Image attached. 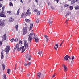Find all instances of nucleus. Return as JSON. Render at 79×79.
I'll return each instance as SVG.
<instances>
[{"label": "nucleus", "mask_w": 79, "mask_h": 79, "mask_svg": "<svg viewBox=\"0 0 79 79\" xmlns=\"http://www.w3.org/2000/svg\"><path fill=\"white\" fill-rule=\"evenodd\" d=\"M55 74H54L53 75V76H52L53 78V77H55Z\"/></svg>", "instance_id": "obj_52"}, {"label": "nucleus", "mask_w": 79, "mask_h": 79, "mask_svg": "<svg viewBox=\"0 0 79 79\" xmlns=\"http://www.w3.org/2000/svg\"><path fill=\"white\" fill-rule=\"evenodd\" d=\"M19 14V10L18 9L17 13V15H18Z\"/></svg>", "instance_id": "obj_30"}, {"label": "nucleus", "mask_w": 79, "mask_h": 79, "mask_svg": "<svg viewBox=\"0 0 79 79\" xmlns=\"http://www.w3.org/2000/svg\"><path fill=\"white\" fill-rule=\"evenodd\" d=\"M2 39L6 40V36H4V37L2 38Z\"/></svg>", "instance_id": "obj_32"}, {"label": "nucleus", "mask_w": 79, "mask_h": 79, "mask_svg": "<svg viewBox=\"0 0 79 79\" xmlns=\"http://www.w3.org/2000/svg\"><path fill=\"white\" fill-rule=\"evenodd\" d=\"M3 55V52H1V55Z\"/></svg>", "instance_id": "obj_62"}, {"label": "nucleus", "mask_w": 79, "mask_h": 79, "mask_svg": "<svg viewBox=\"0 0 79 79\" xmlns=\"http://www.w3.org/2000/svg\"><path fill=\"white\" fill-rule=\"evenodd\" d=\"M25 21H26V22H28V23H30V22H31V21L29 19H25Z\"/></svg>", "instance_id": "obj_22"}, {"label": "nucleus", "mask_w": 79, "mask_h": 79, "mask_svg": "<svg viewBox=\"0 0 79 79\" xmlns=\"http://www.w3.org/2000/svg\"><path fill=\"white\" fill-rule=\"evenodd\" d=\"M62 67H63V68H64V71H65V72H66V71H67V70L68 69L67 67H66V66L65 65H64V64H62Z\"/></svg>", "instance_id": "obj_10"}, {"label": "nucleus", "mask_w": 79, "mask_h": 79, "mask_svg": "<svg viewBox=\"0 0 79 79\" xmlns=\"http://www.w3.org/2000/svg\"><path fill=\"white\" fill-rule=\"evenodd\" d=\"M30 10L31 9H29L28 10H27L26 13H29V11H30Z\"/></svg>", "instance_id": "obj_36"}, {"label": "nucleus", "mask_w": 79, "mask_h": 79, "mask_svg": "<svg viewBox=\"0 0 79 79\" xmlns=\"http://www.w3.org/2000/svg\"><path fill=\"white\" fill-rule=\"evenodd\" d=\"M69 15H71V13L69 12V13L65 15V16H69Z\"/></svg>", "instance_id": "obj_28"}, {"label": "nucleus", "mask_w": 79, "mask_h": 79, "mask_svg": "<svg viewBox=\"0 0 79 79\" xmlns=\"http://www.w3.org/2000/svg\"><path fill=\"white\" fill-rule=\"evenodd\" d=\"M2 67L3 70H5V64H2Z\"/></svg>", "instance_id": "obj_29"}, {"label": "nucleus", "mask_w": 79, "mask_h": 79, "mask_svg": "<svg viewBox=\"0 0 79 79\" xmlns=\"http://www.w3.org/2000/svg\"><path fill=\"white\" fill-rule=\"evenodd\" d=\"M4 36V37H6V34H5Z\"/></svg>", "instance_id": "obj_54"}, {"label": "nucleus", "mask_w": 79, "mask_h": 79, "mask_svg": "<svg viewBox=\"0 0 79 79\" xmlns=\"http://www.w3.org/2000/svg\"><path fill=\"white\" fill-rule=\"evenodd\" d=\"M51 8L52 9V10H55V8H53V7L52 6H51Z\"/></svg>", "instance_id": "obj_38"}, {"label": "nucleus", "mask_w": 79, "mask_h": 79, "mask_svg": "<svg viewBox=\"0 0 79 79\" xmlns=\"http://www.w3.org/2000/svg\"><path fill=\"white\" fill-rule=\"evenodd\" d=\"M5 10V7L3 6L2 8V11L0 13V16L1 17H3L4 18H5L6 17V16H5V13L4 12H3V11H4Z\"/></svg>", "instance_id": "obj_1"}, {"label": "nucleus", "mask_w": 79, "mask_h": 79, "mask_svg": "<svg viewBox=\"0 0 79 79\" xmlns=\"http://www.w3.org/2000/svg\"><path fill=\"white\" fill-rule=\"evenodd\" d=\"M22 51L21 52V53H23L24 52V51L26 50V48H24V46H23L22 47H20V48H19L18 49H17V50H21Z\"/></svg>", "instance_id": "obj_7"}, {"label": "nucleus", "mask_w": 79, "mask_h": 79, "mask_svg": "<svg viewBox=\"0 0 79 79\" xmlns=\"http://www.w3.org/2000/svg\"><path fill=\"white\" fill-rule=\"evenodd\" d=\"M27 28L26 27H24L23 29V32L22 35H25L27 33Z\"/></svg>", "instance_id": "obj_6"}, {"label": "nucleus", "mask_w": 79, "mask_h": 79, "mask_svg": "<svg viewBox=\"0 0 79 79\" xmlns=\"http://www.w3.org/2000/svg\"><path fill=\"white\" fill-rule=\"evenodd\" d=\"M54 48L55 50H57V48H56V47L55 46H54Z\"/></svg>", "instance_id": "obj_48"}, {"label": "nucleus", "mask_w": 79, "mask_h": 79, "mask_svg": "<svg viewBox=\"0 0 79 79\" xmlns=\"http://www.w3.org/2000/svg\"><path fill=\"white\" fill-rule=\"evenodd\" d=\"M4 57V56L3 55H1V59H3V58Z\"/></svg>", "instance_id": "obj_37"}, {"label": "nucleus", "mask_w": 79, "mask_h": 79, "mask_svg": "<svg viewBox=\"0 0 79 79\" xmlns=\"http://www.w3.org/2000/svg\"><path fill=\"white\" fill-rule=\"evenodd\" d=\"M42 51H39L38 54L40 55V56H42Z\"/></svg>", "instance_id": "obj_16"}, {"label": "nucleus", "mask_w": 79, "mask_h": 79, "mask_svg": "<svg viewBox=\"0 0 79 79\" xmlns=\"http://www.w3.org/2000/svg\"><path fill=\"white\" fill-rule=\"evenodd\" d=\"M14 39L12 38L10 40V41L12 42H13L14 41Z\"/></svg>", "instance_id": "obj_40"}, {"label": "nucleus", "mask_w": 79, "mask_h": 79, "mask_svg": "<svg viewBox=\"0 0 79 79\" xmlns=\"http://www.w3.org/2000/svg\"><path fill=\"white\" fill-rule=\"evenodd\" d=\"M70 58H71V59L72 60H73L74 59V56H71Z\"/></svg>", "instance_id": "obj_21"}, {"label": "nucleus", "mask_w": 79, "mask_h": 79, "mask_svg": "<svg viewBox=\"0 0 79 79\" xmlns=\"http://www.w3.org/2000/svg\"><path fill=\"white\" fill-rule=\"evenodd\" d=\"M51 20H49V21H48V23H49V24H50V27H51V24H52V21H51Z\"/></svg>", "instance_id": "obj_18"}, {"label": "nucleus", "mask_w": 79, "mask_h": 79, "mask_svg": "<svg viewBox=\"0 0 79 79\" xmlns=\"http://www.w3.org/2000/svg\"><path fill=\"white\" fill-rule=\"evenodd\" d=\"M14 69H15V70H16V66H15V68H14Z\"/></svg>", "instance_id": "obj_60"}, {"label": "nucleus", "mask_w": 79, "mask_h": 79, "mask_svg": "<svg viewBox=\"0 0 79 79\" xmlns=\"http://www.w3.org/2000/svg\"><path fill=\"white\" fill-rule=\"evenodd\" d=\"M2 41H0V45H2Z\"/></svg>", "instance_id": "obj_50"}, {"label": "nucleus", "mask_w": 79, "mask_h": 79, "mask_svg": "<svg viewBox=\"0 0 79 79\" xmlns=\"http://www.w3.org/2000/svg\"><path fill=\"white\" fill-rule=\"evenodd\" d=\"M19 44L20 45H21V44H22V41H19Z\"/></svg>", "instance_id": "obj_47"}, {"label": "nucleus", "mask_w": 79, "mask_h": 79, "mask_svg": "<svg viewBox=\"0 0 79 79\" xmlns=\"http://www.w3.org/2000/svg\"><path fill=\"white\" fill-rule=\"evenodd\" d=\"M24 16V14L22 13V15H21V17H23Z\"/></svg>", "instance_id": "obj_49"}, {"label": "nucleus", "mask_w": 79, "mask_h": 79, "mask_svg": "<svg viewBox=\"0 0 79 79\" xmlns=\"http://www.w3.org/2000/svg\"><path fill=\"white\" fill-rule=\"evenodd\" d=\"M36 2H37L38 1L37 0H35Z\"/></svg>", "instance_id": "obj_64"}, {"label": "nucleus", "mask_w": 79, "mask_h": 79, "mask_svg": "<svg viewBox=\"0 0 79 79\" xmlns=\"http://www.w3.org/2000/svg\"><path fill=\"white\" fill-rule=\"evenodd\" d=\"M14 41L15 42H17L18 41V39L16 38L14 40Z\"/></svg>", "instance_id": "obj_42"}, {"label": "nucleus", "mask_w": 79, "mask_h": 79, "mask_svg": "<svg viewBox=\"0 0 79 79\" xmlns=\"http://www.w3.org/2000/svg\"><path fill=\"white\" fill-rule=\"evenodd\" d=\"M34 12H38V10H37V9H34Z\"/></svg>", "instance_id": "obj_35"}, {"label": "nucleus", "mask_w": 79, "mask_h": 79, "mask_svg": "<svg viewBox=\"0 0 79 79\" xmlns=\"http://www.w3.org/2000/svg\"><path fill=\"white\" fill-rule=\"evenodd\" d=\"M2 4H0V7H2Z\"/></svg>", "instance_id": "obj_53"}, {"label": "nucleus", "mask_w": 79, "mask_h": 79, "mask_svg": "<svg viewBox=\"0 0 79 79\" xmlns=\"http://www.w3.org/2000/svg\"><path fill=\"white\" fill-rule=\"evenodd\" d=\"M20 2L21 3H23L24 2L23 1V0H20Z\"/></svg>", "instance_id": "obj_51"}, {"label": "nucleus", "mask_w": 79, "mask_h": 79, "mask_svg": "<svg viewBox=\"0 0 79 79\" xmlns=\"http://www.w3.org/2000/svg\"><path fill=\"white\" fill-rule=\"evenodd\" d=\"M36 38H37V37L35 36L34 35V38H33V39H36Z\"/></svg>", "instance_id": "obj_44"}, {"label": "nucleus", "mask_w": 79, "mask_h": 79, "mask_svg": "<svg viewBox=\"0 0 79 79\" xmlns=\"http://www.w3.org/2000/svg\"><path fill=\"white\" fill-rule=\"evenodd\" d=\"M3 0H0V2L2 1L3 2Z\"/></svg>", "instance_id": "obj_61"}, {"label": "nucleus", "mask_w": 79, "mask_h": 79, "mask_svg": "<svg viewBox=\"0 0 79 79\" xmlns=\"http://www.w3.org/2000/svg\"><path fill=\"white\" fill-rule=\"evenodd\" d=\"M55 35L56 36H58V33H56L55 34Z\"/></svg>", "instance_id": "obj_39"}, {"label": "nucleus", "mask_w": 79, "mask_h": 79, "mask_svg": "<svg viewBox=\"0 0 79 79\" xmlns=\"http://www.w3.org/2000/svg\"><path fill=\"white\" fill-rule=\"evenodd\" d=\"M28 76H30V74H27Z\"/></svg>", "instance_id": "obj_58"}, {"label": "nucleus", "mask_w": 79, "mask_h": 79, "mask_svg": "<svg viewBox=\"0 0 79 79\" xmlns=\"http://www.w3.org/2000/svg\"><path fill=\"white\" fill-rule=\"evenodd\" d=\"M78 0H69V1L72 2L71 4L74 5L75 3L76 2H77Z\"/></svg>", "instance_id": "obj_11"}, {"label": "nucleus", "mask_w": 79, "mask_h": 79, "mask_svg": "<svg viewBox=\"0 0 79 79\" xmlns=\"http://www.w3.org/2000/svg\"><path fill=\"white\" fill-rule=\"evenodd\" d=\"M44 74L43 73H41L39 72L38 73L37 76L39 78H40L41 77H44Z\"/></svg>", "instance_id": "obj_5"}, {"label": "nucleus", "mask_w": 79, "mask_h": 79, "mask_svg": "<svg viewBox=\"0 0 79 79\" xmlns=\"http://www.w3.org/2000/svg\"><path fill=\"white\" fill-rule=\"evenodd\" d=\"M19 48V45L18 44H17L16 46L15 47L14 50L13 52H15L16 50H18V48Z\"/></svg>", "instance_id": "obj_12"}, {"label": "nucleus", "mask_w": 79, "mask_h": 79, "mask_svg": "<svg viewBox=\"0 0 79 79\" xmlns=\"http://www.w3.org/2000/svg\"><path fill=\"white\" fill-rule=\"evenodd\" d=\"M24 46L26 48H27L29 47L28 45V43L27 42V41L25 40L24 41Z\"/></svg>", "instance_id": "obj_8"}, {"label": "nucleus", "mask_w": 79, "mask_h": 79, "mask_svg": "<svg viewBox=\"0 0 79 79\" xmlns=\"http://www.w3.org/2000/svg\"><path fill=\"white\" fill-rule=\"evenodd\" d=\"M11 71V70L8 69H7V73L8 74H10V72Z\"/></svg>", "instance_id": "obj_26"}, {"label": "nucleus", "mask_w": 79, "mask_h": 79, "mask_svg": "<svg viewBox=\"0 0 79 79\" xmlns=\"http://www.w3.org/2000/svg\"><path fill=\"white\" fill-rule=\"evenodd\" d=\"M32 27H33V24H32V23H31L30 25V29H32Z\"/></svg>", "instance_id": "obj_15"}, {"label": "nucleus", "mask_w": 79, "mask_h": 79, "mask_svg": "<svg viewBox=\"0 0 79 79\" xmlns=\"http://www.w3.org/2000/svg\"><path fill=\"white\" fill-rule=\"evenodd\" d=\"M68 58L71 60V57L68 56V55H66L64 57V59L66 61H68Z\"/></svg>", "instance_id": "obj_9"}, {"label": "nucleus", "mask_w": 79, "mask_h": 79, "mask_svg": "<svg viewBox=\"0 0 79 79\" xmlns=\"http://www.w3.org/2000/svg\"><path fill=\"white\" fill-rule=\"evenodd\" d=\"M63 44L62 43H61V44H60V46H61L62 45V44Z\"/></svg>", "instance_id": "obj_55"}, {"label": "nucleus", "mask_w": 79, "mask_h": 79, "mask_svg": "<svg viewBox=\"0 0 79 79\" xmlns=\"http://www.w3.org/2000/svg\"><path fill=\"white\" fill-rule=\"evenodd\" d=\"M9 6H13V3H12L11 2H10L9 3Z\"/></svg>", "instance_id": "obj_31"}, {"label": "nucleus", "mask_w": 79, "mask_h": 79, "mask_svg": "<svg viewBox=\"0 0 79 79\" xmlns=\"http://www.w3.org/2000/svg\"><path fill=\"white\" fill-rule=\"evenodd\" d=\"M69 6V5H68V4H66L65 5V7H66V6Z\"/></svg>", "instance_id": "obj_46"}, {"label": "nucleus", "mask_w": 79, "mask_h": 79, "mask_svg": "<svg viewBox=\"0 0 79 79\" xmlns=\"http://www.w3.org/2000/svg\"><path fill=\"white\" fill-rule=\"evenodd\" d=\"M35 39L36 42H39V38H38L37 37Z\"/></svg>", "instance_id": "obj_24"}, {"label": "nucleus", "mask_w": 79, "mask_h": 79, "mask_svg": "<svg viewBox=\"0 0 79 79\" xmlns=\"http://www.w3.org/2000/svg\"><path fill=\"white\" fill-rule=\"evenodd\" d=\"M10 46H7L5 48V49L4 50V51L6 52V53H8L9 51L10 50Z\"/></svg>", "instance_id": "obj_4"}, {"label": "nucleus", "mask_w": 79, "mask_h": 79, "mask_svg": "<svg viewBox=\"0 0 79 79\" xmlns=\"http://www.w3.org/2000/svg\"><path fill=\"white\" fill-rule=\"evenodd\" d=\"M26 60H27V61H30L31 60V56L30 55L28 54L26 55Z\"/></svg>", "instance_id": "obj_3"}, {"label": "nucleus", "mask_w": 79, "mask_h": 79, "mask_svg": "<svg viewBox=\"0 0 79 79\" xmlns=\"http://www.w3.org/2000/svg\"><path fill=\"white\" fill-rule=\"evenodd\" d=\"M23 71V69H22V70L20 71L21 73V72H22Z\"/></svg>", "instance_id": "obj_57"}, {"label": "nucleus", "mask_w": 79, "mask_h": 79, "mask_svg": "<svg viewBox=\"0 0 79 79\" xmlns=\"http://www.w3.org/2000/svg\"><path fill=\"white\" fill-rule=\"evenodd\" d=\"M31 12H28V13H26V14H25V16H27V15H31Z\"/></svg>", "instance_id": "obj_19"}, {"label": "nucleus", "mask_w": 79, "mask_h": 79, "mask_svg": "<svg viewBox=\"0 0 79 79\" xmlns=\"http://www.w3.org/2000/svg\"><path fill=\"white\" fill-rule=\"evenodd\" d=\"M34 36V33H30V35H28V42H31L32 40V37Z\"/></svg>", "instance_id": "obj_2"}, {"label": "nucleus", "mask_w": 79, "mask_h": 79, "mask_svg": "<svg viewBox=\"0 0 79 79\" xmlns=\"http://www.w3.org/2000/svg\"><path fill=\"white\" fill-rule=\"evenodd\" d=\"M13 21H14V19H13V17H10L9 19V21L10 22H13Z\"/></svg>", "instance_id": "obj_13"}, {"label": "nucleus", "mask_w": 79, "mask_h": 79, "mask_svg": "<svg viewBox=\"0 0 79 79\" xmlns=\"http://www.w3.org/2000/svg\"><path fill=\"white\" fill-rule=\"evenodd\" d=\"M75 8L76 10H78L79 9V6H77L75 7Z\"/></svg>", "instance_id": "obj_20"}, {"label": "nucleus", "mask_w": 79, "mask_h": 79, "mask_svg": "<svg viewBox=\"0 0 79 79\" xmlns=\"http://www.w3.org/2000/svg\"><path fill=\"white\" fill-rule=\"evenodd\" d=\"M12 1L15 2V1H16V0H12Z\"/></svg>", "instance_id": "obj_59"}, {"label": "nucleus", "mask_w": 79, "mask_h": 79, "mask_svg": "<svg viewBox=\"0 0 79 79\" xmlns=\"http://www.w3.org/2000/svg\"><path fill=\"white\" fill-rule=\"evenodd\" d=\"M3 78L4 79H6V75L5 74H4L3 76Z\"/></svg>", "instance_id": "obj_25"}, {"label": "nucleus", "mask_w": 79, "mask_h": 79, "mask_svg": "<svg viewBox=\"0 0 79 79\" xmlns=\"http://www.w3.org/2000/svg\"><path fill=\"white\" fill-rule=\"evenodd\" d=\"M55 46H56V48H58V45L57 44H55Z\"/></svg>", "instance_id": "obj_43"}, {"label": "nucleus", "mask_w": 79, "mask_h": 79, "mask_svg": "<svg viewBox=\"0 0 79 79\" xmlns=\"http://www.w3.org/2000/svg\"><path fill=\"white\" fill-rule=\"evenodd\" d=\"M40 11H39L37 12V15H40Z\"/></svg>", "instance_id": "obj_45"}, {"label": "nucleus", "mask_w": 79, "mask_h": 79, "mask_svg": "<svg viewBox=\"0 0 79 79\" xmlns=\"http://www.w3.org/2000/svg\"><path fill=\"white\" fill-rule=\"evenodd\" d=\"M7 13H9L10 15H11V11H8L7 12Z\"/></svg>", "instance_id": "obj_41"}, {"label": "nucleus", "mask_w": 79, "mask_h": 79, "mask_svg": "<svg viewBox=\"0 0 79 79\" xmlns=\"http://www.w3.org/2000/svg\"><path fill=\"white\" fill-rule=\"evenodd\" d=\"M36 22L37 23H39V19H38L36 20Z\"/></svg>", "instance_id": "obj_34"}, {"label": "nucleus", "mask_w": 79, "mask_h": 79, "mask_svg": "<svg viewBox=\"0 0 79 79\" xmlns=\"http://www.w3.org/2000/svg\"><path fill=\"white\" fill-rule=\"evenodd\" d=\"M59 1V0H56V2H57V3H58Z\"/></svg>", "instance_id": "obj_56"}, {"label": "nucleus", "mask_w": 79, "mask_h": 79, "mask_svg": "<svg viewBox=\"0 0 79 79\" xmlns=\"http://www.w3.org/2000/svg\"><path fill=\"white\" fill-rule=\"evenodd\" d=\"M31 64V62H29V63L27 64H25L24 65L25 66H29Z\"/></svg>", "instance_id": "obj_14"}, {"label": "nucleus", "mask_w": 79, "mask_h": 79, "mask_svg": "<svg viewBox=\"0 0 79 79\" xmlns=\"http://www.w3.org/2000/svg\"><path fill=\"white\" fill-rule=\"evenodd\" d=\"M15 29L16 31H18V25H16L15 26Z\"/></svg>", "instance_id": "obj_27"}, {"label": "nucleus", "mask_w": 79, "mask_h": 79, "mask_svg": "<svg viewBox=\"0 0 79 79\" xmlns=\"http://www.w3.org/2000/svg\"><path fill=\"white\" fill-rule=\"evenodd\" d=\"M44 37H45L47 40L48 41V37L47 35H45Z\"/></svg>", "instance_id": "obj_23"}, {"label": "nucleus", "mask_w": 79, "mask_h": 79, "mask_svg": "<svg viewBox=\"0 0 79 79\" xmlns=\"http://www.w3.org/2000/svg\"><path fill=\"white\" fill-rule=\"evenodd\" d=\"M1 26H5V23L3 22H1Z\"/></svg>", "instance_id": "obj_17"}, {"label": "nucleus", "mask_w": 79, "mask_h": 79, "mask_svg": "<svg viewBox=\"0 0 79 79\" xmlns=\"http://www.w3.org/2000/svg\"><path fill=\"white\" fill-rule=\"evenodd\" d=\"M32 0H29V2H31V1Z\"/></svg>", "instance_id": "obj_63"}, {"label": "nucleus", "mask_w": 79, "mask_h": 79, "mask_svg": "<svg viewBox=\"0 0 79 79\" xmlns=\"http://www.w3.org/2000/svg\"><path fill=\"white\" fill-rule=\"evenodd\" d=\"M69 8H70V10H72V9H73V6H71L69 7Z\"/></svg>", "instance_id": "obj_33"}]
</instances>
